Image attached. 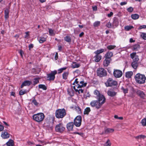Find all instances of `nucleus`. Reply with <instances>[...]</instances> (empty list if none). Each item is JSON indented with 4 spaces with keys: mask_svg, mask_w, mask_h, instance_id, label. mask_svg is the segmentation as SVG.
Instances as JSON below:
<instances>
[{
    "mask_svg": "<svg viewBox=\"0 0 146 146\" xmlns=\"http://www.w3.org/2000/svg\"><path fill=\"white\" fill-rule=\"evenodd\" d=\"M98 100V101L94 100L92 101L90 103V105L92 107H95L96 108L99 109L105 102L106 100Z\"/></svg>",
    "mask_w": 146,
    "mask_h": 146,
    "instance_id": "1",
    "label": "nucleus"
},
{
    "mask_svg": "<svg viewBox=\"0 0 146 146\" xmlns=\"http://www.w3.org/2000/svg\"><path fill=\"white\" fill-rule=\"evenodd\" d=\"M135 78L136 82L138 83L143 84L145 83L146 77L144 75L138 73L136 75Z\"/></svg>",
    "mask_w": 146,
    "mask_h": 146,
    "instance_id": "2",
    "label": "nucleus"
},
{
    "mask_svg": "<svg viewBox=\"0 0 146 146\" xmlns=\"http://www.w3.org/2000/svg\"><path fill=\"white\" fill-rule=\"evenodd\" d=\"M55 114L56 117L57 118H62L66 115V113L64 109H59L56 110Z\"/></svg>",
    "mask_w": 146,
    "mask_h": 146,
    "instance_id": "3",
    "label": "nucleus"
},
{
    "mask_svg": "<svg viewBox=\"0 0 146 146\" xmlns=\"http://www.w3.org/2000/svg\"><path fill=\"white\" fill-rule=\"evenodd\" d=\"M33 117L34 120L38 122H40L43 120L44 115L43 113H40L34 115Z\"/></svg>",
    "mask_w": 146,
    "mask_h": 146,
    "instance_id": "4",
    "label": "nucleus"
},
{
    "mask_svg": "<svg viewBox=\"0 0 146 146\" xmlns=\"http://www.w3.org/2000/svg\"><path fill=\"white\" fill-rule=\"evenodd\" d=\"M78 79L76 78L73 84V85H74V86H76L77 88H81L86 86L87 83L84 82L83 81H81L79 83V81H78Z\"/></svg>",
    "mask_w": 146,
    "mask_h": 146,
    "instance_id": "5",
    "label": "nucleus"
},
{
    "mask_svg": "<svg viewBox=\"0 0 146 146\" xmlns=\"http://www.w3.org/2000/svg\"><path fill=\"white\" fill-rule=\"evenodd\" d=\"M64 125L62 123L57 125L55 127V130L56 132L62 133L65 130Z\"/></svg>",
    "mask_w": 146,
    "mask_h": 146,
    "instance_id": "6",
    "label": "nucleus"
},
{
    "mask_svg": "<svg viewBox=\"0 0 146 146\" xmlns=\"http://www.w3.org/2000/svg\"><path fill=\"white\" fill-rule=\"evenodd\" d=\"M97 74L98 76L102 77L106 75L107 72L104 68H100L97 70Z\"/></svg>",
    "mask_w": 146,
    "mask_h": 146,
    "instance_id": "7",
    "label": "nucleus"
},
{
    "mask_svg": "<svg viewBox=\"0 0 146 146\" xmlns=\"http://www.w3.org/2000/svg\"><path fill=\"white\" fill-rule=\"evenodd\" d=\"M82 117L80 115L77 116L74 120V124L77 127H79L81 125Z\"/></svg>",
    "mask_w": 146,
    "mask_h": 146,
    "instance_id": "8",
    "label": "nucleus"
},
{
    "mask_svg": "<svg viewBox=\"0 0 146 146\" xmlns=\"http://www.w3.org/2000/svg\"><path fill=\"white\" fill-rule=\"evenodd\" d=\"M94 95L96 96L95 97L97 99L106 100V99L104 96L101 94L98 90H95L94 91Z\"/></svg>",
    "mask_w": 146,
    "mask_h": 146,
    "instance_id": "9",
    "label": "nucleus"
},
{
    "mask_svg": "<svg viewBox=\"0 0 146 146\" xmlns=\"http://www.w3.org/2000/svg\"><path fill=\"white\" fill-rule=\"evenodd\" d=\"M117 84L116 81L113 80L111 78H109L107 82V86H115Z\"/></svg>",
    "mask_w": 146,
    "mask_h": 146,
    "instance_id": "10",
    "label": "nucleus"
},
{
    "mask_svg": "<svg viewBox=\"0 0 146 146\" xmlns=\"http://www.w3.org/2000/svg\"><path fill=\"white\" fill-rule=\"evenodd\" d=\"M113 74L115 78H119L122 76V72L120 70L114 69Z\"/></svg>",
    "mask_w": 146,
    "mask_h": 146,
    "instance_id": "11",
    "label": "nucleus"
},
{
    "mask_svg": "<svg viewBox=\"0 0 146 146\" xmlns=\"http://www.w3.org/2000/svg\"><path fill=\"white\" fill-rule=\"evenodd\" d=\"M57 74V71L54 70L52 71L51 72L47 75L48 80H53L55 77V75Z\"/></svg>",
    "mask_w": 146,
    "mask_h": 146,
    "instance_id": "12",
    "label": "nucleus"
},
{
    "mask_svg": "<svg viewBox=\"0 0 146 146\" xmlns=\"http://www.w3.org/2000/svg\"><path fill=\"white\" fill-rule=\"evenodd\" d=\"M131 58L133 60V62H138L139 60V58L138 56L136 55V53H133L130 54Z\"/></svg>",
    "mask_w": 146,
    "mask_h": 146,
    "instance_id": "13",
    "label": "nucleus"
},
{
    "mask_svg": "<svg viewBox=\"0 0 146 146\" xmlns=\"http://www.w3.org/2000/svg\"><path fill=\"white\" fill-rule=\"evenodd\" d=\"M136 93L139 96L142 98H144L145 97V95L143 91L140 90H137Z\"/></svg>",
    "mask_w": 146,
    "mask_h": 146,
    "instance_id": "14",
    "label": "nucleus"
},
{
    "mask_svg": "<svg viewBox=\"0 0 146 146\" xmlns=\"http://www.w3.org/2000/svg\"><path fill=\"white\" fill-rule=\"evenodd\" d=\"M74 123L72 122H70L68 123L67 125V127L69 131H72L73 130Z\"/></svg>",
    "mask_w": 146,
    "mask_h": 146,
    "instance_id": "15",
    "label": "nucleus"
},
{
    "mask_svg": "<svg viewBox=\"0 0 146 146\" xmlns=\"http://www.w3.org/2000/svg\"><path fill=\"white\" fill-rule=\"evenodd\" d=\"M111 59H108L106 58L103 62V65L105 67H107L109 64Z\"/></svg>",
    "mask_w": 146,
    "mask_h": 146,
    "instance_id": "16",
    "label": "nucleus"
},
{
    "mask_svg": "<svg viewBox=\"0 0 146 146\" xmlns=\"http://www.w3.org/2000/svg\"><path fill=\"white\" fill-rule=\"evenodd\" d=\"M134 138L138 141L139 140L144 139L146 138V136L143 135H140L134 137Z\"/></svg>",
    "mask_w": 146,
    "mask_h": 146,
    "instance_id": "17",
    "label": "nucleus"
},
{
    "mask_svg": "<svg viewBox=\"0 0 146 146\" xmlns=\"http://www.w3.org/2000/svg\"><path fill=\"white\" fill-rule=\"evenodd\" d=\"M107 94L108 96L112 97L116 95L117 92L112 90H109L108 91Z\"/></svg>",
    "mask_w": 146,
    "mask_h": 146,
    "instance_id": "18",
    "label": "nucleus"
},
{
    "mask_svg": "<svg viewBox=\"0 0 146 146\" xmlns=\"http://www.w3.org/2000/svg\"><path fill=\"white\" fill-rule=\"evenodd\" d=\"M1 136L4 139H6L9 137V135L7 132L5 131L2 132Z\"/></svg>",
    "mask_w": 146,
    "mask_h": 146,
    "instance_id": "19",
    "label": "nucleus"
},
{
    "mask_svg": "<svg viewBox=\"0 0 146 146\" xmlns=\"http://www.w3.org/2000/svg\"><path fill=\"white\" fill-rule=\"evenodd\" d=\"M96 55L94 57V61L96 62H98L101 59L102 56L100 54Z\"/></svg>",
    "mask_w": 146,
    "mask_h": 146,
    "instance_id": "20",
    "label": "nucleus"
},
{
    "mask_svg": "<svg viewBox=\"0 0 146 146\" xmlns=\"http://www.w3.org/2000/svg\"><path fill=\"white\" fill-rule=\"evenodd\" d=\"M31 84V82L29 81L26 80L23 82L21 85V88H22L24 86L30 85Z\"/></svg>",
    "mask_w": 146,
    "mask_h": 146,
    "instance_id": "21",
    "label": "nucleus"
},
{
    "mask_svg": "<svg viewBox=\"0 0 146 146\" xmlns=\"http://www.w3.org/2000/svg\"><path fill=\"white\" fill-rule=\"evenodd\" d=\"M73 89L75 90L76 92H78L79 94L80 93H82L83 92V90L81 89V88H77L76 86H73Z\"/></svg>",
    "mask_w": 146,
    "mask_h": 146,
    "instance_id": "22",
    "label": "nucleus"
},
{
    "mask_svg": "<svg viewBox=\"0 0 146 146\" xmlns=\"http://www.w3.org/2000/svg\"><path fill=\"white\" fill-rule=\"evenodd\" d=\"M133 75V72L132 71L127 72L125 73V77L129 78H131Z\"/></svg>",
    "mask_w": 146,
    "mask_h": 146,
    "instance_id": "23",
    "label": "nucleus"
},
{
    "mask_svg": "<svg viewBox=\"0 0 146 146\" xmlns=\"http://www.w3.org/2000/svg\"><path fill=\"white\" fill-rule=\"evenodd\" d=\"M9 10L8 9H6L5 10V17L7 19L9 18Z\"/></svg>",
    "mask_w": 146,
    "mask_h": 146,
    "instance_id": "24",
    "label": "nucleus"
},
{
    "mask_svg": "<svg viewBox=\"0 0 146 146\" xmlns=\"http://www.w3.org/2000/svg\"><path fill=\"white\" fill-rule=\"evenodd\" d=\"M113 56V53L111 52H108L105 55L106 58L111 59L110 58Z\"/></svg>",
    "mask_w": 146,
    "mask_h": 146,
    "instance_id": "25",
    "label": "nucleus"
},
{
    "mask_svg": "<svg viewBox=\"0 0 146 146\" xmlns=\"http://www.w3.org/2000/svg\"><path fill=\"white\" fill-rule=\"evenodd\" d=\"M80 65L79 64L76 62H73L72 64L71 67L72 68H77L79 67Z\"/></svg>",
    "mask_w": 146,
    "mask_h": 146,
    "instance_id": "26",
    "label": "nucleus"
},
{
    "mask_svg": "<svg viewBox=\"0 0 146 146\" xmlns=\"http://www.w3.org/2000/svg\"><path fill=\"white\" fill-rule=\"evenodd\" d=\"M114 131V130L111 129H107L105 130L104 132H103L102 134L104 133H109L113 132Z\"/></svg>",
    "mask_w": 146,
    "mask_h": 146,
    "instance_id": "27",
    "label": "nucleus"
},
{
    "mask_svg": "<svg viewBox=\"0 0 146 146\" xmlns=\"http://www.w3.org/2000/svg\"><path fill=\"white\" fill-rule=\"evenodd\" d=\"M138 62H133L131 63V66L134 69H136L138 66Z\"/></svg>",
    "mask_w": 146,
    "mask_h": 146,
    "instance_id": "28",
    "label": "nucleus"
},
{
    "mask_svg": "<svg viewBox=\"0 0 146 146\" xmlns=\"http://www.w3.org/2000/svg\"><path fill=\"white\" fill-rule=\"evenodd\" d=\"M6 145L7 146H13V141L11 139L9 140V141L6 143Z\"/></svg>",
    "mask_w": 146,
    "mask_h": 146,
    "instance_id": "29",
    "label": "nucleus"
},
{
    "mask_svg": "<svg viewBox=\"0 0 146 146\" xmlns=\"http://www.w3.org/2000/svg\"><path fill=\"white\" fill-rule=\"evenodd\" d=\"M131 17L133 19L136 20L139 18V16L138 14H132L131 15Z\"/></svg>",
    "mask_w": 146,
    "mask_h": 146,
    "instance_id": "30",
    "label": "nucleus"
},
{
    "mask_svg": "<svg viewBox=\"0 0 146 146\" xmlns=\"http://www.w3.org/2000/svg\"><path fill=\"white\" fill-rule=\"evenodd\" d=\"M104 51V49H100L97 50L94 52V53L96 54H99L102 53Z\"/></svg>",
    "mask_w": 146,
    "mask_h": 146,
    "instance_id": "31",
    "label": "nucleus"
},
{
    "mask_svg": "<svg viewBox=\"0 0 146 146\" xmlns=\"http://www.w3.org/2000/svg\"><path fill=\"white\" fill-rule=\"evenodd\" d=\"M68 75V72H64L62 74L63 78L64 80H66L67 79Z\"/></svg>",
    "mask_w": 146,
    "mask_h": 146,
    "instance_id": "32",
    "label": "nucleus"
},
{
    "mask_svg": "<svg viewBox=\"0 0 146 146\" xmlns=\"http://www.w3.org/2000/svg\"><path fill=\"white\" fill-rule=\"evenodd\" d=\"M90 111V108H86L84 111V113L85 114H88Z\"/></svg>",
    "mask_w": 146,
    "mask_h": 146,
    "instance_id": "33",
    "label": "nucleus"
},
{
    "mask_svg": "<svg viewBox=\"0 0 146 146\" xmlns=\"http://www.w3.org/2000/svg\"><path fill=\"white\" fill-rule=\"evenodd\" d=\"M75 108L76 110L78 113L80 114L81 113V109L79 106H75Z\"/></svg>",
    "mask_w": 146,
    "mask_h": 146,
    "instance_id": "34",
    "label": "nucleus"
},
{
    "mask_svg": "<svg viewBox=\"0 0 146 146\" xmlns=\"http://www.w3.org/2000/svg\"><path fill=\"white\" fill-rule=\"evenodd\" d=\"M141 123L143 126H146V118L142 119L141 121Z\"/></svg>",
    "mask_w": 146,
    "mask_h": 146,
    "instance_id": "35",
    "label": "nucleus"
},
{
    "mask_svg": "<svg viewBox=\"0 0 146 146\" xmlns=\"http://www.w3.org/2000/svg\"><path fill=\"white\" fill-rule=\"evenodd\" d=\"M113 25L116 26H117L119 24V22L118 21V20L117 18H115L114 19V20L113 23Z\"/></svg>",
    "mask_w": 146,
    "mask_h": 146,
    "instance_id": "36",
    "label": "nucleus"
},
{
    "mask_svg": "<svg viewBox=\"0 0 146 146\" xmlns=\"http://www.w3.org/2000/svg\"><path fill=\"white\" fill-rule=\"evenodd\" d=\"M38 88H39L42 89L44 90H46L47 89L46 87L43 84H39L38 85Z\"/></svg>",
    "mask_w": 146,
    "mask_h": 146,
    "instance_id": "37",
    "label": "nucleus"
},
{
    "mask_svg": "<svg viewBox=\"0 0 146 146\" xmlns=\"http://www.w3.org/2000/svg\"><path fill=\"white\" fill-rule=\"evenodd\" d=\"M133 28L132 26H127L125 27V29L127 31H128Z\"/></svg>",
    "mask_w": 146,
    "mask_h": 146,
    "instance_id": "38",
    "label": "nucleus"
},
{
    "mask_svg": "<svg viewBox=\"0 0 146 146\" xmlns=\"http://www.w3.org/2000/svg\"><path fill=\"white\" fill-rule=\"evenodd\" d=\"M46 41V38L44 37H40L39 40V41L40 43H42Z\"/></svg>",
    "mask_w": 146,
    "mask_h": 146,
    "instance_id": "39",
    "label": "nucleus"
},
{
    "mask_svg": "<svg viewBox=\"0 0 146 146\" xmlns=\"http://www.w3.org/2000/svg\"><path fill=\"white\" fill-rule=\"evenodd\" d=\"M65 40L68 42H70L71 41L70 37L69 36H67L64 37Z\"/></svg>",
    "mask_w": 146,
    "mask_h": 146,
    "instance_id": "40",
    "label": "nucleus"
},
{
    "mask_svg": "<svg viewBox=\"0 0 146 146\" xmlns=\"http://www.w3.org/2000/svg\"><path fill=\"white\" fill-rule=\"evenodd\" d=\"M100 22L99 21H97L94 22L93 24V26L95 27L98 26L100 25Z\"/></svg>",
    "mask_w": 146,
    "mask_h": 146,
    "instance_id": "41",
    "label": "nucleus"
},
{
    "mask_svg": "<svg viewBox=\"0 0 146 146\" xmlns=\"http://www.w3.org/2000/svg\"><path fill=\"white\" fill-rule=\"evenodd\" d=\"M141 36L143 39L146 40V33H141Z\"/></svg>",
    "mask_w": 146,
    "mask_h": 146,
    "instance_id": "42",
    "label": "nucleus"
},
{
    "mask_svg": "<svg viewBox=\"0 0 146 146\" xmlns=\"http://www.w3.org/2000/svg\"><path fill=\"white\" fill-rule=\"evenodd\" d=\"M66 69V67H64L63 68H61L59 69L58 70V73L60 74L64 70H65Z\"/></svg>",
    "mask_w": 146,
    "mask_h": 146,
    "instance_id": "43",
    "label": "nucleus"
},
{
    "mask_svg": "<svg viewBox=\"0 0 146 146\" xmlns=\"http://www.w3.org/2000/svg\"><path fill=\"white\" fill-rule=\"evenodd\" d=\"M111 143L109 139L108 140L106 143L104 144V146H110Z\"/></svg>",
    "mask_w": 146,
    "mask_h": 146,
    "instance_id": "44",
    "label": "nucleus"
},
{
    "mask_svg": "<svg viewBox=\"0 0 146 146\" xmlns=\"http://www.w3.org/2000/svg\"><path fill=\"white\" fill-rule=\"evenodd\" d=\"M121 89L124 93L126 94L128 93V90L127 88H126L125 89L123 87H122L121 88Z\"/></svg>",
    "mask_w": 146,
    "mask_h": 146,
    "instance_id": "45",
    "label": "nucleus"
},
{
    "mask_svg": "<svg viewBox=\"0 0 146 146\" xmlns=\"http://www.w3.org/2000/svg\"><path fill=\"white\" fill-rule=\"evenodd\" d=\"M49 33L50 35L54 36V35L53 31L52 29H49Z\"/></svg>",
    "mask_w": 146,
    "mask_h": 146,
    "instance_id": "46",
    "label": "nucleus"
},
{
    "mask_svg": "<svg viewBox=\"0 0 146 146\" xmlns=\"http://www.w3.org/2000/svg\"><path fill=\"white\" fill-rule=\"evenodd\" d=\"M34 84L35 85L39 82L38 79V78H35L34 79Z\"/></svg>",
    "mask_w": 146,
    "mask_h": 146,
    "instance_id": "47",
    "label": "nucleus"
},
{
    "mask_svg": "<svg viewBox=\"0 0 146 146\" xmlns=\"http://www.w3.org/2000/svg\"><path fill=\"white\" fill-rule=\"evenodd\" d=\"M26 93L25 90L23 91L22 90H21L19 92V94L20 95H22Z\"/></svg>",
    "mask_w": 146,
    "mask_h": 146,
    "instance_id": "48",
    "label": "nucleus"
},
{
    "mask_svg": "<svg viewBox=\"0 0 146 146\" xmlns=\"http://www.w3.org/2000/svg\"><path fill=\"white\" fill-rule=\"evenodd\" d=\"M128 12H132L133 10V9L132 7H130L127 8V9Z\"/></svg>",
    "mask_w": 146,
    "mask_h": 146,
    "instance_id": "49",
    "label": "nucleus"
},
{
    "mask_svg": "<svg viewBox=\"0 0 146 146\" xmlns=\"http://www.w3.org/2000/svg\"><path fill=\"white\" fill-rule=\"evenodd\" d=\"M32 102L35 106H37L38 105V103L35 99H33V100Z\"/></svg>",
    "mask_w": 146,
    "mask_h": 146,
    "instance_id": "50",
    "label": "nucleus"
},
{
    "mask_svg": "<svg viewBox=\"0 0 146 146\" xmlns=\"http://www.w3.org/2000/svg\"><path fill=\"white\" fill-rule=\"evenodd\" d=\"M146 28V25H142L140 26L138 28V30H140L142 29H145Z\"/></svg>",
    "mask_w": 146,
    "mask_h": 146,
    "instance_id": "51",
    "label": "nucleus"
},
{
    "mask_svg": "<svg viewBox=\"0 0 146 146\" xmlns=\"http://www.w3.org/2000/svg\"><path fill=\"white\" fill-rule=\"evenodd\" d=\"M25 38H28L29 36V32H27L25 33Z\"/></svg>",
    "mask_w": 146,
    "mask_h": 146,
    "instance_id": "52",
    "label": "nucleus"
},
{
    "mask_svg": "<svg viewBox=\"0 0 146 146\" xmlns=\"http://www.w3.org/2000/svg\"><path fill=\"white\" fill-rule=\"evenodd\" d=\"M140 46H134L133 49L135 50H138L140 48Z\"/></svg>",
    "mask_w": 146,
    "mask_h": 146,
    "instance_id": "53",
    "label": "nucleus"
},
{
    "mask_svg": "<svg viewBox=\"0 0 146 146\" xmlns=\"http://www.w3.org/2000/svg\"><path fill=\"white\" fill-rule=\"evenodd\" d=\"M19 53L21 57L23 58V51L21 50H20L19 51Z\"/></svg>",
    "mask_w": 146,
    "mask_h": 146,
    "instance_id": "54",
    "label": "nucleus"
},
{
    "mask_svg": "<svg viewBox=\"0 0 146 146\" xmlns=\"http://www.w3.org/2000/svg\"><path fill=\"white\" fill-rule=\"evenodd\" d=\"M115 46H108L107 48L109 50H111L113 49Z\"/></svg>",
    "mask_w": 146,
    "mask_h": 146,
    "instance_id": "55",
    "label": "nucleus"
},
{
    "mask_svg": "<svg viewBox=\"0 0 146 146\" xmlns=\"http://www.w3.org/2000/svg\"><path fill=\"white\" fill-rule=\"evenodd\" d=\"M106 27H108V28H111V23L110 22L108 23L106 25Z\"/></svg>",
    "mask_w": 146,
    "mask_h": 146,
    "instance_id": "56",
    "label": "nucleus"
},
{
    "mask_svg": "<svg viewBox=\"0 0 146 146\" xmlns=\"http://www.w3.org/2000/svg\"><path fill=\"white\" fill-rule=\"evenodd\" d=\"M127 3V2H125V1L123 2H121V3H120V5L122 6V5L126 4Z\"/></svg>",
    "mask_w": 146,
    "mask_h": 146,
    "instance_id": "57",
    "label": "nucleus"
},
{
    "mask_svg": "<svg viewBox=\"0 0 146 146\" xmlns=\"http://www.w3.org/2000/svg\"><path fill=\"white\" fill-rule=\"evenodd\" d=\"M3 129V126L2 125H0V131H2Z\"/></svg>",
    "mask_w": 146,
    "mask_h": 146,
    "instance_id": "58",
    "label": "nucleus"
},
{
    "mask_svg": "<svg viewBox=\"0 0 146 146\" xmlns=\"http://www.w3.org/2000/svg\"><path fill=\"white\" fill-rule=\"evenodd\" d=\"M113 15V13L112 12H110L109 14H108V16L109 17H111V16Z\"/></svg>",
    "mask_w": 146,
    "mask_h": 146,
    "instance_id": "59",
    "label": "nucleus"
},
{
    "mask_svg": "<svg viewBox=\"0 0 146 146\" xmlns=\"http://www.w3.org/2000/svg\"><path fill=\"white\" fill-rule=\"evenodd\" d=\"M92 8L93 11H96L97 10V7L96 6L93 7Z\"/></svg>",
    "mask_w": 146,
    "mask_h": 146,
    "instance_id": "60",
    "label": "nucleus"
},
{
    "mask_svg": "<svg viewBox=\"0 0 146 146\" xmlns=\"http://www.w3.org/2000/svg\"><path fill=\"white\" fill-rule=\"evenodd\" d=\"M74 134H78L80 135H83V133H79L78 132H74Z\"/></svg>",
    "mask_w": 146,
    "mask_h": 146,
    "instance_id": "61",
    "label": "nucleus"
},
{
    "mask_svg": "<svg viewBox=\"0 0 146 146\" xmlns=\"http://www.w3.org/2000/svg\"><path fill=\"white\" fill-rule=\"evenodd\" d=\"M63 48L62 46H58V50L60 51H61L62 50Z\"/></svg>",
    "mask_w": 146,
    "mask_h": 146,
    "instance_id": "62",
    "label": "nucleus"
},
{
    "mask_svg": "<svg viewBox=\"0 0 146 146\" xmlns=\"http://www.w3.org/2000/svg\"><path fill=\"white\" fill-rule=\"evenodd\" d=\"M58 54L57 52H56V55H55V59L56 60H57V59H58Z\"/></svg>",
    "mask_w": 146,
    "mask_h": 146,
    "instance_id": "63",
    "label": "nucleus"
},
{
    "mask_svg": "<svg viewBox=\"0 0 146 146\" xmlns=\"http://www.w3.org/2000/svg\"><path fill=\"white\" fill-rule=\"evenodd\" d=\"M84 34V33L83 32L81 33L79 35L80 37H81Z\"/></svg>",
    "mask_w": 146,
    "mask_h": 146,
    "instance_id": "64",
    "label": "nucleus"
}]
</instances>
